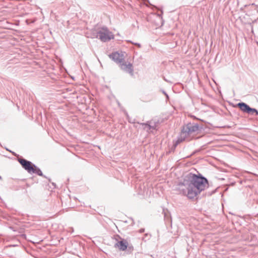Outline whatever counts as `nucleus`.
Instances as JSON below:
<instances>
[{"label":"nucleus","mask_w":258,"mask_h":258,"mask_svg":"<svg viewBox=\"0 0 258 258\" xmlns=\"http://www.w3.org/2000/svg\"><path fill=\"white\" fill-rule=\"evenodd\" d=\"M119 66L121 70L126 72L128 73L132 76L133 75L134 70L132 63L130 62H128V63L126 62L124 63L123 62H122L119 64Z\"/></svg>","instance_id":"nucleus-6"},{"label":"nucleus","mask_w":258,"mask_h":258,"mask_svg":"<svg viewBox=\"0 0 258 258\" xmlns=\"http://www.w3.org/2000/svg\"><path fill=\"white\" fill-rule=\"evenodd\" d=\"M239 108L244 112L248 113L250 107L245 103H239L237 104Z\"/></svg>","instance_id":"nucleus-9"},{"label":"nucleus","mask_w":258,"mask_h":258,"mask_svg":"<svg viewBox=\"0 0 258 258\" xmlns=\"http://www.w3.org/2000/svg\"><path fill=\"white\" fill-rule=\"evenodd\" d=\"M18 162L22 165L23 168L26 170L29 173L32 174V171L35 166L31 162L23 158H19Z\"/></svg>","instance_id":"nucleus-4"},{"label":"nucleus","mask_w":258,"mask_h":258,"mask_svg":"<svg viewBox=\"0 0 258 258\" xmlns=\"http://www.w3.org/2000/svg\"><path fill=\"white\" fill-rule=\"evenodd\" d=\"M128 246V242L125 240H122L118 241L115 244L114 246L118 247L119 250L124 251L126 249Z\"/></svg>","instance_id":"nucleus-7"},{"label":"nucleus","mask_w":258,"mask_h":258,"mask_svg":"<svg viewBox=\"0 0 258 258\" xmlns=\"http://www.w3.org/2000/svg\"><path fill=\"white\" fill-rule=\"evenodd\" d=\"M141 125L143 126V128L148 132L150 130H155L156 128V124H152L151 121H147L146 123H141Z\"/></svg>","instance_id":"nucleus-8"},{"label":"nucleus","mask_w":258,"mask_h":258,"mask_svg":"<svg viewBox=\"0 0 258 258\" xmlns=\"http://www.w3.org/2000/svg\"><path fill=\"white\" fill-rule=\"evenodd\" d=\"M135 44L137 45L139 47H141V45L139 43H135Z\"/></svg>","instance_id":"nucleus-12"},{"label":"nucleus","mask_w":258,"mask_h":258,"mask_svg":"<svg viewBox=\"0 0 258 258\" xmlns=\"http://www.w3.org/2000/svg\"><path fill=\"white\" fill-rule=\"evenodd\" d=\"M253 113H256V114H258V111L256 110V109L250 107L248 113L252 114Z\"/></svg>","instance_id":"nucleus-11"},{"label":"nucleus","mask_w":258,"mask_h":258,"mask_svg":"<svg viewBox=\"0 0 258 258\" xmlns=\"http://www.w3.org/2000/svg\"><path fill=\"white\" fill-rule=\"evenodd\" d=\"M163 93L165 94V95L166 96V97L168 98V95H167V94H166L164 92H163Z\"/></svg>","instance_id":"nucleus-13"},{"label":"nucleus","mask_w":258,"mask_h":258,"mask_svg":"<svg viewBox=\"0 0 258 258\" xmlns=\"http://www.w3.org/2000/svg\"><path fill=\"white\" fill-rule=\"evenodd\" d=\"M109 57L119 64L123 62L124 56L122 53L115 52L109 55Z\"/></svg>","instance_id":"nucleus-5"},{"label":"nucleus","mask_w":258,"mask_h":258,"mask_svg":"<svg viewBox=\"0 0 258 258\" xmlns=\"http://www.w3.org/2000/svg\"><path fill=\"white\" fill-rule=\"evenodd\" d=\"M32 173H35L39 176L43 175L42 172L41 171V170L38 167L36 166L35 165L34 166V167L33 168V170L32 171Z\"/></svg>","instance_id":"nucleus-10"},{"label":"nucleus","mask_w":258,"mask_h":258,"mask_svg":"<svg viewBox=\"0 0 258 258\" xmlns=\"http://www.w3.org/2000/svg\"><path fill=\"white\" fill-rule=\"evenodd\" d=\"M199 131V126L197 123H189L183 126L181 132L178 142L186 140L189 141L195 136Z\"/></svg>","instance_id":"nucleus-2"},{"label":"nucleus","mask_w":258,"mask_h":258,"mask_svg":"<svg viewBox=\"0 0 258 258\" xmlns=\"http://www.w3.org/2000/svg\"><path fill=\"white\" fill-rule=\"evenodd\" d=\"M208 185V180L206 178L189 173L185 176L182 181L176 185L175 188L180 193L192 199L207 187Z\"/></svg>","instance_id":"nucleus-1"},{"label":"nucleus","mask_w":258,"mask_h":258,"mask_svg":"<svg viewBox=\"0 0 258 258\" xmlns=\"http://www.w3.org/2000/svg\"><path fill=\"white\" fill-rule=\"evenodd\" d=\"M88 37L99 38L102 42H107L114 38V35L106 27L100 28L97 34H94L92 36H88Z\"/></svg>","instance_id":"nucleus-3"}]
</instances>
